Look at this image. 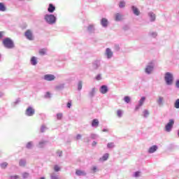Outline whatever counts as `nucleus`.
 <instances>
[{"label": "nucleus", "mask_w": 179, "mask_h": 179, "mask_svg": "<svg viewBox=\"0 0 179 179\" xmlns=\"http://www.w3.org/2000/svg\"><path fill=\"white\" fill-rule=\"evenodd\" d=\"M3 45L6 48L12 49L15 48V44L13 41L10 38H6L3 40Z\"/></svg>", "instance_id": "f257e3e1"}, {"label": "nucleus", "mask_w": 179, "mask_h": 179, "mask_svg": "<svg viewBox=\"0 0 179 179\" xmlns=\"http://www.w3.org/2000/svg\"><path fill=\"white\" fill-rule=\"evenodd\" d=\"M45 20H46L49 24H54L57 20V18L54 15H46L45 16Z\"/></svg>", "instance_id": "f03ea898"}, {"label": "nucleus", "mask_w": 179, "mask_h": 179, "mask_svg": "<svg viewBox=\"0 0 179 179\" xmlns=\"http://www.w3.org/2000/svg\"><path fill=\"white\" fill-rule=\"evenodd\" d=\"M166 85H172L173 83V74L169 72L166 73L164 77Z\"/></svg>", "instance_id": "7ed1b4c3"}, {"label": "nucleus", "mask_w": 179, "mask_h": 179, "mask_svg": "<svg viewBox=\"0 0 179 179\" xmlns=\"http://www.w3.org/2000/svg\"><path fill=\"white\" fill-rule=\"evenodd\" d=\"M173 125H174V120H170L169 122L165 126V130L166 131V132H170Z\"/></svg>", "instance_id": "20e7f679"}, {"label": "nucleus", "mask_w": 179, "mask_h": 179, "mask_svg": "<svg viewBox=\"0 0 179 179\" xmlns=\"http://www.w3.org/2000/svg\"><path fill=\"white\" fill-rule=\"evenodd\" d=\"M36 111L34 110V109L31 107H28L25 111V114L26 115H27L28 117H31L33 115H34V113Z\"/></svg>", "instance_id": "39448f33"}, {"label": "nucleus", "mask_w": 179, "mask_h": 179, "mask_svg": "<svg viewBox=\"0 0 179 179\" xmlns=\"http://www.w3.org/2000/svg\"><path fill=\"white\" fill-rule=\"evenodd\" d=\"M24 36H25V37H27V38L28 40H30V41L34 40L33 33H31V30H30V29H28L26 31Z\"/></svg>", "instance_id": "423d86ee"}, {"label": "nucleus", "mask_w": 179, "mask_h": 179, "mask_svg": "<svg viewBox=\"0 0 179 179\" xmlns=\"http://www.w3.org/2000/svg\"><path fill=\"white\" fill-rule=\"evenodd\" d=\"M45 80L51 81L55 79V76L52 74H47L44 76Z\"/></svg>", "instance_id": "0eeeda50"}, {"label": "nucleus", "mask_w": 179, "mask_h": 179, "mask_svg": "<svg viewBox=\"0 0 179 179\" xmlns=\"http://www.w3.org/2000/svg\"><path fill=\"white\" fill-rule=\"evenodd\" d=\"M99 92L102 94H106V93H107V92H108V87H107V85H102L99 90Z\"/></svg>", "instance_id": "6e6552de"}, {"label": "nucleus", "mask_w": 179, "mask_h": 179, "mask_svg": "<svg viewBox=\"0 0 179 179\" xmlns=\"http://www.w3.org/2000/svg\"><path fill=\"white\" fill-rule=\"evenodd\" d=\"M106 55L107 56V58L110 59L113 57V52L111 51L110 48H106Z\"/></svg>", "instance_id": "1a4fd4ad"}, {"label": "nucleus", "mask_w": 179, "mask_h": 179, "mask_svg": "<svg viewBox=\"0 0 179 179\" xmlns=\"http://www.w3.org/2000/svg\"><path fill=\"white\" fill-rule=\"evenodd\" d=\"M55 10V6L52 5V3L49 4V7L48 8V11L49 13H52Z\"/></svg>", "instance_id": "9d476101"}, {"label": "nucleus", "mask_w": 179, "mask_h": 179, "mask_svg": "<svg viewBox=\"0 0 179 179\" xmlns=\"http://www.w3.org/2000/svg\"><path fill=\"white\" fill-rule=\"evenodd\" d=\"M115 20H116V22H120L122 20V15L118 13L115 14Z\"/></svg>", "instance_id": "9b49d317"}, {"label": "nucleus", "mask_w": 179, "mask_h": 179, "mask_svg": "<svg viewBox=\"0 0 179 179\" xmlns=\"http://www.w3.org/2000/svg\"><path fill=\"white\" fill-rule=\"evenodd\" d=\"M101 24L103 26V27H107V26H108V20H107L106 18H102Z\"/></svg>", "instance_id": "f8f14e48"}, {"label": "nucleus", "mask_w": 179, "mask_h": 179, "mask_svg": "<svg viewBox=\"0 0 179 179\" xmlns=\"http://www.w3.org/2000/svg\"><path fill=\"white\" fill-rule=\"evenodd\" d=\"M157 150V145H152V147L150 148L148 150V152L150 153H155Z\"/></svg>", "instance_id": "ddd939ff"}, {"label": "nucleus", "mask_w": 179, "mask_h": 179, "mask_svg": "<svg viewBox=\"0 0 179 179\" xmlns=\"http://www.w3.org/2000/svg\"><path fill=\"white\" fill-rule=\"evenodd\" d=\"M109 157L108 153H106L102 157L99 159V162H106Z\"/></svg>", "instance_id": "4468645a"}, {"label": "nucleus", "mask_w": 179, "mask_h": 179, "mask_svg": "<svg viewBox=\"0 0 179 179\" xmlns=\"http://www.w3.org/2000/svg\"><path fill=\"white\" fill-rule=\"evenodd\" d=\"M132 10H133L134 15H136V16H139V14L141 13V12L136 7L132 6Z\"/></svg>", "instance_id": "2eb2a0df"}, {"label": "nucleus", "mask_w": 179, "mask_h": 179, "mask_svg": "<svg viewBox=\"0 0 179 179\" xmlns=\"http://www.w3.org/2000/svg\"><path fill=\"white\" fill-rule=\"evenodd\" d=\"M76 176H86V173H85V171H80L79 169L76 171Z\"/></svg>", "instance_id": "dca6fc26"}, {"label": "nucleus", "mask_w": 179, "mask_h": 179, "mask_svg": "<svg viewBox=\"0 0 179 179\" xmlns=\"http://www.w3.org/2000/svg\"><path fill=\"white\" fill-rule=\"evenodd\" d=\"M153 71V66H147L145 68L146 73H150Z\"/></svg>", "instance_id": "f3484780"}, {"label": "nucleus", "mask_w": 179, "mask_h": 179, "mask_svg": "<svg viewBox=\"0 0 179 179\" xmlns=\"http://www.w3.org/2000/svg\"><path fill=\"white\" fill-rule=\"evenodd\" d=\"M92 127H99V120L94 119L92 122Z\"/></svg>", "instance_id": "a211bd4d"}, {"label": "nucleus", "mask_w": 179, "mask_h": 179, "mask_svg": "<svg viewBox=\"0 0 179 179\" xmlns=\"http://www.w3.org/2000/svg\"><path fill=\"white\" fill-rule=\"evenodd\" d=\"M31 64L32 65H37V58H36V57H31Z\"/></svg>", "instance_id": "6ab92c4d"}, {"label": "nucleus", "mask_w": 179, "mask_h": 179, "mask_svg": "<svg viewBox=\"0 0 179 179\" xmlns=\"http://www.w3.org/2000/svg\"><path fill=\"white\" fill-rule=\"evenodd\" d=\"M149 16L152 20V22H155V19H156V15H155V13H149Z\"/></svg>", "instance_id": "aec40b11"}, {"label": "nucleus", "mask_w": 179, "mask_h": 179, "mask_svg": "<svg viewBox=\"0 0 179 179\" xmlns=\"http://www.w3.org/2000/svg\"><path fill=\"white\" fill-rule=\"evenodd\" d=\"M0 10L1 12H5L6 10V8L5 7L3 3H0Z\"/></svg>", "instance_id": "412c9836"}, {"label": "nucleus", "mask_w": 179, "mask_h": 179, "mask_svg": "<svg viewBox=\"0 0 179 179\" xmlns=\"http://www.w3.org/2000/svg\"><path fill=\"white\" fill-rule=\"evenodd\" d=\"M47 52V49H41L39 50L40 55H45V53Z\"/></svg>", "instance_id": "4be33fe9"}, {"label": "nucleus", "mask_w": 179, "mask_h": 179, "mask_svg": "<svg viewBox=\"0 0 179 179\" xmlns=\"http://www.w3.org/2000/svg\"><path fill=\"white\" fill-rule=\"evenodd\" d=\"M163 100H164V98L160 96L159 97L158 100H157V103L159 106H163Z\"/></svg>", "instance_id": "5701e85b"}, {"label": "nucleus", "mask_w": 179, "mask_h": 179, "mask_svg": "<svg viewBox=\"0 0 179 179\" xmlns=\"http://www.w3.org/2000/svg\"><path fill=\"white\" fill-rule=\"evenodd\" d=\"M19 164L21 167H24V166H26V161H24L23 159H20Z\"/></svg>", "instance_id": "b1692460"}, {"label": "nucleus", "mask_w": 179, "mask_h": 179, "mask_svg": "<svg viewBox=\"0 0 179 179\" xmlns=\"http://www.w3.org/2000/svg\"><path fill=\"white\" fill-rule=\"evenodd\" d=\"M145 100H146V98L145 96H143L140 101H139V105L140 106H143V103H145Z\"/></svg>", "instance_id": "393cba45"}, {"label": "nucleus", "mask_w": 179, "mask_h": 179, "mask_svg": "<svg viewBox=\"0 0 179 179\" xmlns=\"http://www.w3.org/2000/svg\"><path fill=\"white\" fill-rule=\"evenodd\" d=\"M175 108H179V99H178L174 103Z\"/></svg>", "instance_id": "a878e982"}, {"label": "nucleus", "mask_w": 179, "mask_h": 179, "mask_svg": "<svg viewBox=\"0 0 179 179\" xmlns=\"http://www.w3.org/2000/svg\"><path fill=\"white\" fill-rule=\"evenodd\" d=\"M117 117H119L120 118H121V117H122V110H118L117 111Z\"/></svg>", "instance_id": "bb28decb"}, {"label": "nucleus", "mask_w": 179, "mask_h": 179, "mask_svg": "<svg viewBox=\"0 0 179 179\" xmlns=\"http://www.w3.org/2000/svg\"><path fill=\"white\" fill-rule=\"evenodd\" d=\"M119 8H125V1H120L119 3Z\"/></svg>", "instance_id": "cd10ccee"}, {"label": "nucleus", "mask_w": 179, "mask_h": 179, "mask_svg": "<svg viewBox=\"0 0 179 179\" xmlns=\"http://www.w3.org/2000/svg\"><path fill=\"white\" fill-rule=\"evenodd\" d=\"M1 169H6L8 167V163L7 162H3L1 164Z\"/></svg>", "instance_id": "c85d7f7f"}, {"label": "nucleus", "mask_w": 179, "mask_h": 179, "mask_svg": "<svg viewBox=\"0 0 179 179\" xmlns=\"http://www.w3.org/2000/svg\"><path fill=\"white\" fill-rule=\"evenodd\" d=\"M22 178H29V173H23L22 174Z\"/></svg>", "instance_id": "c756f323"}, {"label": "nucleus", "mask_w": 179, "mask_h": 179, "mask_svg": "<svg viewBox=\"0 0 179 179\" xmlns=\"http://www.w3.org/2000/svg\"><path fill=\"white\" fill-rule=\"evenodd\" d=\"M82 86H83V83H82V81H80V82L78 83V90H82Z\"/></svg>", "instance_id": "7c9ffc66"}, {"label": "nucleus", "mask_w": 179, "mask_h": 179, "mask_svg": "<svg viewBox=\"0 0 179 179\" xmlns=\"http://www.w3.org/2000/svg\"><path fill=\"white\" fill-rule=\"evenodd\" d=\"M33 146V143L31 142H29L27 144V149H31V147Z\"/></svg>", "instance_id": "2f4dec72"}, {"label": "nucleus", "mask_w": 179, "mask_h": 179, "mask_svg": "<svg viewBox=\"0 0 179 179\" xmlns=\"http://www.w3.org/2000/svg\"><path fill=\"white\" fill-rule=\"evenodd\" d=\"M107 147L109 149H111L112 148H114V143H108V145H107Z\"/></svg>", "instance_id": "473e14b6"}, {"label": "nucleus", "mask_w": 179, "mask_h": 179, "mask_svg": "<svg viewBox=\"0 0 179 179\" xmlns=\"http://www.w3.org/2000/svg\"><path fill=\"white\" fill-rule=\"evenodd\" d=\"M95 93H96V90H94V88H93L92 90L90 92V94L92 97H93V96H94Z\"/></svg>", "instance_id": "72a5a7b5"}, {"label": "nucleus", "mask_w": 179, "mask_h": 179, "mask_svg": "<svg viewBox=\"0 0 179 179\" xmlns=\"http://www.w3.org/2000/svg\"><path fill=\"white\" fill-rule=\"evenodd\" d=\"M124 101L126 103H129L131 101V98H129V96H125L124 97Z\"/></svg>", "instance_id": "f704fd0d"}, {"label": "nucleus", "mask_w": 179, "mask_h": 179, "mask_svg": "<svg viewBox=\"0 0 179 179\" xmlns=\"http://www.w3.org/2000/svg\"><path fill=\"white\" fill-rule=\"evenodd\" d=\"M54 170H55V171L57 172V171H59V170H61V168H59L58 165H55L54 166Z\"/></svg>", "instance_id": "c9c22d12"}, {"label": "nucleus", "mask_w": 179, "mask_h": 179, "mask_svg": "<svg viewBox=\"0 0 179 179\" xmlns=\"http://www.w3.org/2000/svg\"><path fill=\"white\" fill-rule=\"evenodd\" d=\"M10 179H18L19 178V176L17 175H15V176H10L9 177Z\"/></svg>", "instance_id": "e433bc0d"}, {"label": "nucleus", "mask_w": 179, "mask_h": 179, "mask_svg": "<svg viewBox=\"0 0 179 179\" xmlns=\"http://www.w3.org/2000/svg\"><path fill=\"white\" fill-rule=\"evenodd\" d=\"M57 120H62V113L57 114Z\"/></svg>", "instance_id": "4c0bfd02"}, {"label": "nucleus", "mask_w": 179, "mask_h": 179, "mask_svg": "<svg viewBox=\"0 0 179 179\" xmlns=\"http://www.w3.org/2000/svg\"><path fill=\"white\" fill-rule=\"evenodd\" d=\"M143 115H144V117H148V115H149V111H148V110H144L143 111Z\"/></svg>", "instance_id": "58836bf2"}, {"label": "nucleus", "mask_w": 179, "mask_h": 179, "mask_svg": "<svg viewBox=\"0 0 179 179\" xmlns=\"http://www.w3.org/2000/svg\"><path fill=\"white\" fill-rule=\"evenodd\" d=\"M57 155L58 157H62V151H57Z\"/></svg>", "instance_id": "ea45409f"}, {"label": "nucleus", "mask_w": 179, "mask_h": 179, "mask_svg": "<svg viewBox=\"0 0 179 179\" xmlns=\"http://www.w3.org/2000/svg\"><path fill=\"white\" fill-rule=\"evenodd\" d=\"M45 97L46 98L51 97V94L49 92H46Z\"/></svg>", "instance_id": "a19ab883"}, {"label": "nucleus", "mask_w": 179, "mask_h": 179, "mask_svg": "<svg viewBox=\"0 0 179 179\" xmlns=\"http://www.w3.org/2000/svg\"><path fill=\"white\" fill-rule=\"evenodd\" d=\"M141 107H142V106L138 104L137 106H136L135 111H138V110H139L141 108Z\"/></svg>", "instance_id": "79ce46f5"}, {"label": "nucleus", "mask_w": 179, "mask_h": 179, "mask_svg": "<svg viewBox=\"0 0 179 179\" xmlns=\"http://www.w3.org/2000/svg\"><path fill=\"white\" fill-rule=\"evenodd\" d=\"M51 178H52V179H59V178H58V176H56V175H55V174H53V175L51 176Z\"/></svg>", "instance_id": "37998d69"}, {"label": "nucleus", "mask_w": 179, "mask_h": 179, "mask_svg": "<svg viewBox=\"0 0 179 179\" xmlns=\"http://www.w3.org/2000/svg\"><path fill=\"white\" fill-rule=\"evenodd\" d=\"M139 176H141V172L136 171V172L135 173V177H139Z\"/></svg>", "instance_id": "c03bdc74"}, {"label": "nucleus", "mask_w": 179, "mask_h": 179, "mask_svg": "<svg viewBox=\"0 0 179 179\" xmlns=\"http://www.w3.org/2000/svg\"><path fill=\"white\" fill-rule=\"evenodd\" d=\"M45 131V126H42L41 128V132H44Z\"/></svg>", "instance_id": "a18cd8bd"}, {"label": "nucleus", "mask_w": 179, "mask_h": 179, "mask_svg": "<svg viewBox=\"0 0 179 179\" xmlns=\"http://www.w3.org/2000/svg\"><path fill=\"white\" fill-rule=\"evenodd\" d=\"M80 138H82V135L78 134V135L76 136V139H77V141H79V139H80Z\"/></svg>", "instance_id": "49530a36"}, {"label": "nucleus", "mask_w": 179, "mask_h": 179, "mask_svg": "<svg viewBox=\"0 0 179 179\" xmlns=\"http://www.w3.org/2000/svg\"><path fill=\"white\" fill-rule=\"evenodd\" d=\"M96 80H100L101 79V75H98L96 77Z\"/></svg>", "instance_id": "de8ad7c7"}, {"label": "nucleus", "mask_w": 179, "mask_h": 179, "mask_svg": "<svg viewBox=\"0 0 179 179\" xmlns=\"http://www.w3.org/2000/svg\"><path fill=\"white\" fill-rule=\"evenodd\" d=\"M71 106H72V102H71V101H70V102H69V103H67V107H68V108H71Z\"/></svg>", "instance_id": "09e8293b"}, {"label": "nucleus", "mask_w": 179, "mask_h": 179, "mask_svg": "<svg viewBox=\"0 0 179 179\" xmlns=\"http://www.w3.org/2000/svg\"><path fill=\"white\" fill-rule=\"evenodd\" d=\"M92 171H94V173H96V171H97V167L96 166H94L92 168Z\"/></svg>", "instance_id": "8fccbe9b"}, {"label": "nucleus", "mask_w": 179, "mask_h": 179, "mask_svg": "<svg viewBox=\"0 0 179 179\" xmlns=\"http://www.w3.org/2000/svg\"><path fill=\"white\" fill-rule=\"evenodd\" d=\"M3 37V31H0V38H2Z\"/></svg>", "instance_id": "3c124183"}, {"label": "nucleus", "mask_w": 179, "mask_h": 179, "mask_svg": "<svg viewBox=\"0 0 179 179\" xmlns=\"http://www.w3.org/2000/svg\"><path fill=\"white\" fill-rule=\"evenodd\" d=\"M92 29H93V25H90L88 27V30H92Z\"/></svg>", "instance_id": "603ef678"}, {"label": "nucleus", "mask_w": 179, "mask_h": 179, "mask_svg": "<svg viewBox=\"0 0 179 179\" xmlns=\"http://www.w3.org/2000/svg\"><path fill=\"white\" fill-rule=\"evenodd\" d=\"M97 145V143L96 141H94L92 143V146H96Z\"/></svg>", "instance_id": "864d4df0"}, {"label": "nucleus", "mask_w": 179, "mask_h": 179, "mask_svg": "<svg viewBox=\"0 0 179 179\" xmlns=\"http://www.w3.org/2000/svg\"><path fill=\"white\" fill-rule=\"evenodd\" d=\"M176 87H179V80L178 81H176Z\"/></svg>", "instance_id": "5fc2aeb1"}, {"label": "nucleus", "mask_w": 179, "mask_h": 179, "mask_svg": "<svg viewBox=\"0 0 179 179\" xmlns=\"http://www.w3.org/2000/svg\"><path fill=\"white\" fill-rule=\"evenodd\" d=\"M103 132H107V129H103Z\"/></svg>", "instance_id": "6e6d98bb"}, {"label": "nucleus", "mask_w": 179, "mask_h": 179, "mask_svg": "<svg viewBox=\"0 0 179 179\" xmlns=\"http://www.w3.org/2000/svg\"><path fill=\"white\" fill-rule=\"evenodd\" d=\"M41 179H45V178H44V177H42V178H41Z\"/></svg>", "instance_id": "4d7b16f0"}, {"label": "nucleus", "mask_w": 179, "mask_h": 179, "mask_svg": "<svg viewBox=\"0 0 179 179\" xmlns=\"http://www.w3.org/2000/svg\"><path fill=\"white\" fill-rule=\"evenodd\" d=\"M178 137H179V130H178Z\"/></svg>", "instance_id": "13d9d810"}, {"label": "nucleus", "mask_w": 179, "mask_h": 179, "mask_svg": "<svg viewBox=\"0 0 179 179\" xmlns=\"http://www.w3.org/2000/svg\"><path fill=\"white\" fill-rule=\"evenodd\" d=\"M0 58H1V55H0Z\"/></svg>", "instance_id": "bf43d9fd"}]
</instances>
